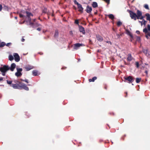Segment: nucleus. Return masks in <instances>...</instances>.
I'll list each match as a JSON object with an SVG mask.
<instances>
[{
  "label": "nucleus",
  "instance_id": "11",
  "mask_svg": "<svg viewBox=\"0 0 150 150\" xmlns=\"http://www.w3.org/2000/svg\"><path fill=\"white\" fill-rule=\"evenodd\" d=\"M92 10V8L90 6L88 5L87 6L86 9L85 11L87 13H91Z\"/></svg>",
  "mask_w": 150,
  "mask_h": 150
},
{
  "label": "nucleus",
  "instance_id": "33",
  "mask_svg": "<svg viewBox=\"0 0 150 150\" xmlns=\"http://www.w3.org/2000/svg\"><path fill=\"white\" fill-rule=\"evenodd\" d=\"M122 24V22L120 21H118L117 23V25L118 27L120 26Z\"/></svg>",
  "mask_w": 150,
  "mask_h": 150
},
{
  "label": "nucleus",
  "instance_id": "6",
  "mask_svg": "<svg viewBox=\"0 0 150 150\" xmlns=\"http://www.w3.org/2000/svg\"><path fill=\"white\" fill-rule=\"evenodd\" d=\"M85 45L82 43H77L74 45V49L75 50H77L81 47L85 46Z\"/></svg>",
  "mask_w": 150,
  "mask_h": 150
},
{
  "label": "nucleus",
  "instance_id": "48",
  "mask_svg": "<svg viewBox=\"0 0 150 150\" xmlns=\"http://www.w3.org/2000/svg\"><path fill=\"white\" fill-rule=\"evenodd\" d=\"M148 36L150 37V32H149L148 34L146 35V38H148Z\"/></svg>",
  "mask_w": 150,
  "mask_h": 150
},
{
  "label": "nucleus",
  "instance_id": "19",
  "mask_svg": "<svg viewBox=\"0 0 150 150\" xmlns=\"http://www.w3.org/2000/svg\"><path fill=\"white\" fill-rule=\"evenodd\" d=\"M38 71L37 70H35L33 71L32 74L33 76H37L40 74V73H38Z\"/></svg>",
  "mask_w": 150,
  "mask_h": 150
},
{
  "label": "nucleus",
  "instance_id": "53",
  "mask_svg": "<svg viewBox=\"0 0 150 150\" xmlns=\"http://www.w3.org/2000/svg\"><path fill=\"white\" fill-rule=\"evenodd\" d=\"M82 24L84 25H86V22L84 21H83V23H81Z\"/></svg>",
  "mask_w": 150,
  "mask_h": 150
},
{
  "label": "nucleus",
  "instance_id": "4",
  "mask_svg": "<svg viewBox=\"0 0 150 150\" xmlns=\"http://www.w3.org/2000/svg\"><path fill=\"white\" fill-rule=\"evenodd\" d=\"M17 70V72L15 73V75L17 77H19L21 76L22 74L21 72L23 70V69L22 68H16Z\"/></svg>",
  "mask_w": 150,
  "mask_h": 150
},
{
  "label": "nucleus",
  "instance_id": "39",
  "mask_svg": "<svg viewBox=\"0 0 150 150\" xmlns=\"http://www.w3.org/2000/svg\"><path fill=\"white\" fill-rule=\"evenodd\" d=\"M144 7L145 8L147 9H149V7L148 5L147 4H145L144 6Z\"/></svg>",
  "mask_w": 150,
  "mask_h": 150
},
{
  "label": "nucleus",
  "instance_id": "7",
  "mask_svg": "<svg viewBox=\"0 0 150 150\" xmlns=\"http://www.w3.org/2000/svg\"><path fill=\"white\" fill-rule=\"evenodd\" d=\"M26 16H25V20H28V21H30L31 18L30 17V16H33V15L31 13L27 11V12H26Z\"/></svg>",
  "mask_w": 150,
  "mask_h": 150
},
{
  "label": "nucleus",
  "instance_id": "28",
  "mask_svg": "<svg viewBox=\"0 0 150 150\" xmlns=\"http://www.w3.org/2000/svg\"><path fill=\"white\" fill-rule=\"evenodd\" d=\"M141 78H137L136 79V82L137 83H139L141 80Z\"/></svg>",
  "mask_w": 150,
  "mask_h": 150
},
{
  "label": "nucleus",
  "instance_id": "14",
  "mask_svg": "<svg viewBox=\"0 0 150 150\" xmlns=\"http://www.w3.org/2000/svg\"><path fill=\"white\" fill-rule=\"evenodd\" d=\"M20 88H23L24 90L26 91L29 90V88L28 87L27 85L24 83H22L21 85L20 86Z\"/></svg>",
  "mask_w": 150,
  "mask_h": 150
},
{
  "label": "nucleus",
  "instance_id": "31",
  "mask_svg": "<svg viewBox=\"0 0 150 150\" xmlns=\"http://www.w3.org/2000/svg\"><path fill=\"white\" fill-rule=\"evenodd\" d=\"M142 51L144 52V53L146 55H147V50L145 49H142Z\"/></svg>",
  "mask_w": 150,
  "mask_h": 150
},
{
  "label": "nucleus",
  "instance_id": "9",
  "mask_svg": "<svg viewBox=\"0 0 150 150\" xmlns=\"http://www.w3.org/2000/svg\"><path fill=\"white\" fill-rule=\"evenodd\" d=\"M13 56L14 57L15 60L17 62H19L20 58L18 54L16 53H14L13 54Z\"/></svg>",
  "mask_w": 150,
  "mask_h": 150
},
{
  "label": "nucleus",
  "instance_id": "60",
  "mask_svg": "<svg viewBox=\"0 0 150 150\" xmlns=\"http://www.w3.org/2000/svg\"><path fill=\"white\" fill-rule=\"evenodd\" d=\"M110 115H114V113L113 112H110Z\"/></svg>",
  "mask_w": 150,
  "mask_h": 150
},
{
  "label": "nucleus",
  "instance_id": "64",
  "mask_svg": "<svg viewBox=\"0 0 150 150\" xmlns=\"http://www.w3.org/2000/svg\"><path fill=\"white\" fill-rule=\"evenodd\" d=\"M14 18L16 19H17V16H15L14 17Z\"/></svg>",
  "mask_w": 150,
  "mask_h": 150
},
{
  "label": "nucleus",
  "instance_id": "40",
  "mask_svg": "<svg viewBox=\"0 0 150 150\" xmlns=\"http://www.w3.org/2000/svg\"><path fill=\"white\" fill-rule=\"evenodd\" d=\"M7 83L8 84H11L12 83V81H11L6 80Z\"/></svg>",
  "mask_w": 150,
  "mask_h": 150
},
{
  "label": "nucleus",
  "instance_id": "56",
  "mask_svg": "<svg viewBox=\"0 0 150 150\" xmlns=\"http://www.w3.org/2000/svg\"><path fill=\"white\" fill-rule=\"evenodd\" d=\"M25 39H24V38H22L21 40V41L22 42H23L25 41Z\"/></svg>",
  "mask_w": 150,
  "mask_h": 150
},
{
  "label": "nucleus",
  "instance_id": "5",
  "mask_svg": "<svg viewBox=\"0 0 150 150\" xmlns=\"http://www.w3.org/2000/svg\"><path fill=\"white\" fill-rule=\"evenodd\" d=\"M9 70V66L8 65H1V70L2 71L7 72Z\"/></svg>",
  "mask_w": 150,
  "mask_h": 150
},
{
  "label": "nucleus",
  "instance_id": "38",
  "mask_svg": "<svg viewBox=\"0 0 150 150\" xmlns=\"http://www.w3.org/2000/svg\"><path fill=\"white\" fill-rule=\"evenodd\" d=\"M74 23L75 24L77 25H78V26H79V20L78 19H76L75 20Z\"/></svg>",
  "mask_w": 150,
  "mask_h": 150
},
{
  "label": "nucleus",
  "instance_id": "49",
  "mask_svg": "<svg viewBox=\"0 0 150 150\" xmlns=\"http://www.w3.org/2000/svg\"><path fill=\"white\" fill-rule=\"evenodd\" d=\"M69 34H70V35H72V36H72V35H73V32H72V30H71V31H69Z\"/></svg>",
  "mask_w": 150,
  "mask_h": 150
},
{
  "label": "nucleus",
  "instance_id": "42",
  "mask_svg": "<svg viewBox=\"0 0 150 150\" xmlns=\"http://www.w3.org/2000/svg\"><path fill=\"white\" fill-rule=\"evenodd\" d=\"M12 43L11 42H9L6 44V45L7 47H9L10 45H11Z\"/></svg>",
  "mask_w": 150,
  "mask_h": 150
},
{
  "label": "nucleus",
  "instance_id": "25",
  "mask_svg": "<svg viewBox=\"0 0 150 150\" xmlns=\"http://www.w3.org/2000/svg\"><path fill=\"white\" fill-rule=\"evenodd\" d=\"M127 59L128 61H131L132 60V56L130 54H128Z\"/></svg>",
  "mask_w": 150,
  "mask_h": 150
},
{
  "label": "nucleus",
  "instance_id": "23",
  "mask_svg": "<svg viewBox=\"0 0 150 150\" xmlns=\"http://www.w3.org/2000/svg\"><path fill=\"white\" fill-rule=\"evenodd\" d=\"M92 6L93 8H96L98 6V4L96 2H93L92 4Z\"/></svg>",
  "mask_w": 150,
  "mask_h": 150
},
{
  "label": "nucleus",
  "instance_id": "20",
  "mask_svg": "<svg viewBox=\"0 0 150 150\" xmlns=\"http://www.w3.org/2000/svg\"><path fill=\"white\" fill-rule=\"evenodd\" d=\"M126 33L130 37V38H134L131 32L128 29L126 30Z\"/></svg>",
  "mask_w": 150,
  "mask_h": 150
},
{
  "label": "nucleus",
  "instance_id": "54",
  "mask_svg": "<svg viewBox=\"0 0 150 150\" xmlns=\"http://www.w3.org/2000/svg\"><path fill=\"white\" fill-rule=\"evenodd\" d=\"M136 33L137 34H139L140 33V31L139 30H137Z\"/></svg>",
  "mask_w": 150,
  "mask_h": 150
},
{
  "label": "nucleus",
  "instance_id": "16",
  "mask_svg": "<svg viewBox=\"0 0 150 150\" xmlns=\"http://www.w3.org/2000/svg\"><path fill=\"white\" fill-rule=\"evenodd\" d=\"M20 85H19L18 84H12V85H11V86L13 87V88L14 89H20Z\"/></svg>",
  "mask_w": 150,
  "mask_h": 150
},
{
  "label": "nucleus",
  "instance_id": "37",
  "mask_svg": "<svg viewBox=\"0 0 150 150\" xmlns=\"http://www.w3.org/2000/svg\"><path fill=\"white\" fill-rule=\"evenodd\" d=\"M27 11H25L24 10H22L21 11V13L23 14H26V12H27Z\"/></svg>",
  "mask_w": 150,
  "mask_h": 150
},
{
  "label": "nucleus",
  "instance_id": "22",
  "mask_svg": "<svg viewBox=\"0 0 150 150\" xmlns=\"http://www.w3.org/2000/svg\"><path fill=\"white\" fill-rule=\"evenodd\" d=\"M145 15L146 17V20L150 21V14L149 13H147L145 14Z\"/></svg>",
  "mask_w": 150,
  "mask_h": 150
},
{
  "label": "nucleus",
  "instance_id": "44",
  "mask_svg": "<svg viewBox=\"0 0 150 150\" xmlns=\"http://www.w3.org/2000/svg\"><path fill=\"white\" fill-rule=\"evenodd\" d=\"M104 1L107 3L108 4H110V0H104Z\"/></svg>",
  "mask_w": 150,
  "mask_h": 150
},
{
  "label": "nucleus",
  "instance_id": "13",
  "mask_svg": "<svg viewBox=\"0 0 150 150\" xmlns=\"http://www.w3.org/2000/svg\"><path fill=\"white\" fill-rule=\"evenodd\" d=\"M79 31L81 33H82L83 34L85 33V31L84 28L82 26L79 25Z\"/></svg>",
  "mask_w": 150,
  "mask_h": 150
},
{
  "label": "nucleus",
  "instance_id": "36",
  "mask_svg": "<svg viewBox=\"0 0 150 150\" xmlns=\"http://www.w3.org/2000/svg\"><path fill=\"white\" fill-rule=\"evenodd\" d=\"M135 65L136 67L137 68H138L139 67V62H135Z\"/></svg>",
  "mask_w": 150,
  "mask_h": 150
},
{
  "label": "nucleus",
  "instance_id": "32",
  "mask_svg": "<svg viewBox=\"0 0 150 150\" xmlns=\"http://www.w3.org/2000/svg\"><path fill=\"white\" fill-rule=\"evenodd\" d=\"M3 10H4L8 11V6H4L3 7Z\"/></svg>",
  "mask_w": 150,
  "mask_h": 150
},
{
  "label": "nucleus",
  "instance_id": "17",
  "mask_svg": "<svg viewBox=\"0 0 150 150\" xmlns=\"http://www.w3.org/2000/svg\"><path fill=\"white\" fill-rule=\"evenodd\" d=\"M31 21V20L30 21H28V20H25L22 23H24L25 22H29V25H30L31 26H32L33 27H34L35 25L34 23L32 22Z\"/></svg>",
  "mask_w": 150,
  "mask_h": 150
},
{
  "label": "nucleus",
  "instance_id": "51",
  "mask_svg": "<svg viewBox=\"0 0 150 150\" xmlns=\"http://www.w3.org/2000/svg\"><path fill=\"white\" fill-rule=\"evenodd\" d=\"M106 42L107 43H108L109 44H110V45H111L112 44L111 42L110 41H106Z\"/></svg>",
  "mask_w": 150,
  "mask_h": 150
},
{
  "label": "nucleus",
  "instance_id": "59",
  "mask_svg": "<svg viewBox=\"0 0 150 150\" xmlns=\"http://www.w3.org/2000/svg\"><path fill=\"white\" fill-rule=\"evenodd\" d=\"M89 42L90 44H92V41L90 39H89Z\"/></svg>",
  "mask_w": 150,
  "mask_h": 150
},
{
  "label": "nucleus",
  "instance_id": "55",
  "mask_svg": "<svg viewBox=\"0 0 150 150\" xmlns=\"http://www.w3.org/2000/svg\"><path fill=\"white\" fill-rule=\"evenodd\" d=\"M25 115H27L28 117H29L30 116L29 114L27 112L26 114Z\"/></svg>",
  "mask_w": 150,
  "mask_h": 150
},
{
  "label": "nucleus",
  "instance_id": "47",
  "mask_svg": "<svg viewBox=\"0 0 150 150\" xmlns=\"http://www.w3.org/2000/svg\"><path fill=\"white\" fill-rule=\"evenodd\" d=\"M64 38H55V40H57V41H58V40H60L61 39H63Z\"/></svg>",
  "mask_w": 150,
  "mask_h": 150
},
{
  "label": "nucleus",
  "instance_id": "10",
  "mask_svg": "<svg viewBox=\"0 0 150 150\" xmlns=\"http://www.w3.org/2000/svg\"><path fill=\"white\" fill-rule=\"evenodd\" d=\"M143 32L145 33H148V31H150V25L149 24L147 25V28L145 27L143 29Z\"/></svg>",
  "mask_w": 150,
  "mask_h": 150
},
{
  "label": "nucleus",
  "instance_id": "2",
  "mask_svg": "<svg viewBox=\"0 0 150 150\" xmlns=\"http://www.w3.org/2000/svg\"><path fill=\"white\" fill-rule=\"evenodd\" d=\"M74 2L75 4L77 6L78 11L81 13H83V8L82 7V5L77 2L76 0H74Z\"/></svg>",
  "mask_w": 150,
  "mask_h": 150
},
{
  "label": "nucleus",
  "instance_id": "8",
  "mask_svg": "<svg viewBox=\"0 0 150 150\" xmlns=\"http://www.w3.org/2000/svg\"><path fill=\"white\" fill-rule=\"evenodd\" d=\"M135 38H129V41L133 42L134 45L137 44V42H140L141 41V38H137L136 40L134 39Z\"/></svg>",
  "mask_w": 150,
  "mask_h": 150
},
{
  "label": "nucleus",
  "instance_id": "21",
  "mask_svg": "<svg viewBox=\"0 0 150 150\" xmlns=\"http://www.w3.org/2000/svg\"><path fill=\"white\" fill-rule=\"evenodd\" d=\"M33 68V67L30 65H28V67H25L26 71H28Z\"/></svg>",
  "mask_w": 150,
  "mask_h": 150
},
{
  "label": "nucleus",
  "instance_id": "63",
  "mask_svg": "<svg viewBox=\"0 0 150 150\" xmlns=\"http://www.w3.org/2000/svg\"><path fill=\"white\" fill-rule=\"evenodd\" d=\"M36 19H33V21H34V22H35V21H36Z\"/></svg>",
  "mask_w": 150,
  "mask_h": 150
},
{
  "label": "nucleus",
  "instance_id": "45",
  "mask_svg": "<svg viewBox=\"0 0 150 150\" xmlns=\"http://www.w3.org/2000/svg\"><path fill=\"white\" fill-rule=\"evenodd\" d=\"M138 22L139 23H141V25L142 26L143 25H144V24H143L144 22L143 21V20L142 21H139Z\"/></svg>",
  "mask_w": 150,
  "mask_h": 150
},
{
  "label": "nucleus",
  "instance_id": "3",
  "mask_svg": "<svg viewBox=\"0 0 150 150\" xmlns=\"http://www.w3.org/2000/svg\"><path fill=\"white\" fill-rule=\"evenodd\" d=\"M124 79H125L124 81L126 82V81H128L129 83H132L134 81V78H133L132 76H129L127 77L124 76L123 77Z\"/></svg>",
  "mask_w": 150,
  "mask_h": 150
},
{
  "label": "nucleus",
  "instance_id": "26",
  "mask_svg": "<svg viewBox=\"0 0 150 150\" xmlns=\"http://www.w3.org/2000/svg\"><path fill=\"white\" fill-rule=\"evenodd\" d=\"M97 79V77L96 76H94L91 79H89V81L90 82H94L96 79Z\"/></svg>",
  "mask_w": 150,
  "mask_h": 150
},
{
  "label": "nucleus",
  "instance_id": "58",
  "mask_svg": "<svg viewBox=\"0 0 150 150\" xmlns=\"http://www.w3.org/2000/svg\"><path fill=\"white\" fill-rule=\"evenodd\" d=\"M148 71L147 70H146L145 71V73L146 74V75L148 74Z\"/></svg>",
  "mask_w": 150,
  "mask_h": 150
},
{
  "label": "nucleus",
  "instance_id": "27",
  "mask_svg": "<svg viewBox=\"0 0 150 150\" xmlns=\"http://www.w3.org/2000/svg\"><path fill=\"white\" fill-rule=\"evenodd\" d=\"M19 16L21 18H23V19H25V15H24L21 13H20L19 14Z\"/></svg>",
  "mask_w": 150,
  "mask_h": 150
},
{
  "label": "nucleus",
  "instance_id": "30",
  "mask_svg": "<svg viewBox=\"0 0 150 150\" xmlns=\"http://www.w3.org/2000/svg\"><path fill=\"white\" fill-rule=\"evenodd\" d=\"M6 45V43L4 42H2L0 43V47H4L5 45Z\"/></svg>",
  "mask_w": 150,
  "mask_h": 150
},
{
  "label": "nucleus",
  "instance_id": "15",
  "mask_svg": "<svg viewBox=\"0 0 150 150\" xmlns=\"http://www.w3.org/2000/svg\"><path fill=\"white\" fill-rule=\"evenodd\" d=\"M16 64L14 63H12L11 64V67L9 66V70L13 71H14V69L16 68Z\"/></svg>",
  "mask_w": 150,
  "mask_h": 150
},
{
  "label": "nucleus",
  "instance_id": "12",
  "mask_svg": "<svg viewBox=\"0 0 150 150\" xmlns=\"http://www.w3.org/2000/svg\"><path fill=\"white\" fill-rule=\"evenodd\" d=\"M137 19H139V18L141 17L142 15V13L141 11L139 10H137Z\"/></svg>",
  "mask_w": 150,
  "mask_h": 150
},
{
  "label": "nucleus",
  "instance_id": "52",
  "mask_svg": "<svg viewBox=\"0 0 150 150\" xmlns=\"http://www.w3.org/2000/svg\"><path fill=\"white\" fill-rule=\"evenodd\" d=\"M36 30L38 31H40L41 30V29L40 27H38L36 29Z\"/></svg>",
  "mask_w": 150,
  "mask_h": 150
},
{
  "label": "nucleus",
  "instance_id": "50",
  "mask_svg": "<svg viewBox=\"0 0 150 150\" xmlns=\"http://www.w3.org/2000/svg\"><path fill=\"white\" fill-rule=\"evenodd\" d=\"M2 9V6L1 4H0V11H1Z\"/></svg>",
  "mask_w": 150,
  "mask_h": 150
},
{
  "label": "nucleus",
  "instance_id": "61",
  "mask_svg": "<svg viewBox=\"0 0 150 150\" xmlns=\"http://www.w3.org/2000/svg\"><path fill=\"white\" fill-rule=\"evenodd\" d=\"M3 80V78L2 77H1L0 78V81H2Z\"/></svg>",
  "mask_w": 150,
  "mask_h": 150
},
{
  "label": "nucleus",
  "instance_id": "29",
  "mask_svg": "<svg viewBox=\"0 0 150 150\" xmlns=\"http://www.w3.org/2000/svg\"><path fill=\"white\" fill-rule=\"evenodd\" d=\"M8 59L10 61H11L14 59V58L12 55H10L8 56Z\"/></svg>",
  "mask_w": 150,
  "mask_h": 150
},
{
  "label": "nucleus",
  "instance_id": "62",
  "mask_svg": "<svg viewBox=\"0 0 150 150\" xmlns=\"http://www.w3.org/2000/svg\"><path fill=\"white\" fill-rule=\"evenodd\" d=\"M104 88L106 90H107V86H104Z\"/></svg>",
  "mask_w": 150,
  "mask_h": 150
},
{
  "label": "nucleus",
  "instance_id": "18",
  "mask_svg": "<svg viewBox=\"0 0 150 150\" xmlns=\"http://www.w3.org/2000/svg\"><path fill=\"white\" fill-rule=\"evenodd\" d=\"M145 15L142 16V15L140 18H139V19L142 20H143L144 22L143 24L144 25H146V23L147 22V21H146L144 19V18H145Z\"/></svg>",
  "mask_w": 150,
  "mask_h": 150
},
{
  "label": "nucleus",
  "instance_id": "57",
  "mask_svg": "<svg viewBox=\"0 0 150 150\" xmlns=\"http://www.w3.org/2000/svg\"><path fill=\"white\" fill-rule=\"evenodd\" d=\"M40 25H41L40 24L37 23L36 24V26L38 27V26H40Z\"/></svg>",
  "mask_w": 150,
  "mask_h": 150
},
{
  "label": "nucleus",
  "instance_id": "1",
  "mask_svg": "<svg viewBox=\"0 0 150 150\" xmlns=\"http://www.w3.org/2000/svg\"><path fill=\"white\" fill-rule=\"evenodd\" d=\"M127 11L129 13L130 16L132 19H133L134 20H136L137 19V14L132 10H127Z\"/></svg>",
  "mask_w": 150,
  "mask_h": 150
},
{
  "label": "nucleus",
  "instance_id": "46",
  "mask_svg": "<svg viewBox=\"0 0 150 150\" xmlns=\"http://www.w3.org/2000/svg\"><path fill=\"white\" fill-rule=\"evenodd\" d=\"M22 81H24L27 83H28V81L27 79H25V80H22Z\"/></svg>",
  "mask_w": 150,
  "mask_h": 150
},
{
  "label": "nucleus",
  "instance_id": "34",
  "mask_svg": "<svg viewBox=\"0 0 150 150\" xmlns=\"http://www.w3.org/2000/svg\"><path fill=\"white\" fill-rule=\"evenodd\" d=\"M58 35V31L57 30H56L55 32L54 36V37H57Z\"/></svg>",
  "mask_w": 150,
  "mask_h": 150
},
{
  "label": "nucleus",
  "instance_id": "35",
  "mask_svg": "<svg viewBox=\"0 0 150 150\" xmlns=\"http://www.w3.org/2000/svg\"><path fill=\"white\" fill-rule=\"evenodd\" d=\"M47 12V8L46 7H44L42 10V13H46Z\"/></svg>",
  "mask_w": 150,
  "mask_h": 150
},
{
  "label": "nucleus",
  "instance_id": "41",
  "mask_svg": "<svg viewBox=\"0 0 150 150\" xmlns=\"http://www.w3.org/2000/svg\"><path fill=\"white\" fill-rule=\"evenodd\" d=\"M0 71L2 73V74L3 76H5L6 74V73L7 72L2 71Z\"/></svg>",
  "mask_w": 150,
  "mask_h": 150
},
{
  "label": "nucleus",
  "instance_id": "24",
  "mask_svg": "<svg viewBox=\"0 0 150 150\" xmlns=\"http://www.w3.org/2000/svg\"><path fill=\"white\" fill-rule=\"evenodd\" d=\"M107 16L110 19L112 20H113L115 18V16L113 14H109L107 15Z\"/></svg>",
  "mask_w": 150,
  "mask_h": 150
},
{
  "label": "nucleus",
  "instance_id": "43",
  "mask_svg": "<svg viewBox=\"0 0 150 150\" xmlns=\"http://www.w3.org/2000/svg\"><path fill=\"white\" fill-rule=\"evenodd\" d=\"M98 41L101 42L103 40V38H97V39Z\"/></svg>",
  "mask_w": 150,
  "mask_h": 150
}]
</instances>
